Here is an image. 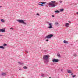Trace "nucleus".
Segmentation results:
<instances>
[{
	"label": "nucleus",
	"instance_id": "nucleus-1",
	"mask_svg": "<svg viewBox=\"0 0 78 78\" xmlns=\"http://www.w3.org/2000/svg\"><path fill=\"white\" fill-rule=\"evenodd\" d=\"M49 58H50V55H43V58L44 62L45 63L48 62L49 61Z\"/></svg>",
	"mask_w": 78,
	"mask_h": 78
},
{
	"label": "nucleus",
	"instance_id": "nucleus-2",
	"mask_svg": "<svg viewBox=\"0 0 78 78\" xmlns=\"http://www.w3.org/2000/svg\"><path fill=\"white\" fill-rule=\"evenodd\" d=\"M51 3H48L49 6H51L52 7H55V6H57V5H58V3H56V1H51Z\"/></svg>",
	"mask_w": 78,
	"mask_h": 78
},
{
	"label": "nucleus",
	"instance_id": "nucleus-3",
	"mask_svg": "<svg viewBox=\"0 0 78 78\" xmlns=\"http://www.w3.org/2000/svg\"><path fill=\"white\" fill-rule=\"evenodd\" d=\"M17 22H19V23H22V24H23L24 25H27V23H26L25 22V20H17Z\"/></svg>",
	"mask_w": 78,
	"mask_h": 78
},
{
	"label": "nucleus",
	"instance_id": "nucleus-4",
	"mask_svg": "<svg viewBox=\"0 0 78 78\" xmlns=\"http://www.w3.org/2000/svg\"><path fill=\"white\" fill-rule=\"evenodd\" d=\"M53 35L52 34H51L46 36L45 37V39H51Z\"/></svg>",
	"mask_w": 78,
	"mask_h": 78
},
{
	"label": "nucleus",
	"instance_id": "nucleus-5",
	"mask_svg": "<svg viewBox=\"0 0 78 78\" xmlns=\"http://www.w3.org/2000/svg\"><path fill=\"white\" fill-rule=\"evenodd\" d=\"M52 61L53 62H59V60L55 58H53L52 59Z\"/></svg>",
	"mask_w": 78,
	"mask_h": 78
},
{
	"label": "nucleus",
	"instance_id": "nucleus-6",
	"mask_svg": "<svg viewBox=\"0 0 78 78\" xmlns=\"http://www.w3.org/2000/svg\"><path fill=\"white\" fill-rule=\"evenodd\" d=\"M65 26L66 27H69L70 26V24L67 23H65Z\"/></svg>",
	"mask_w": 78,
	"mask_h": 78
},
{
	"label": "nucleus",
	"instance_id": "nucleus-7",
	"mask_svg": "<svg viewBox=\"0 0 78 78\" xmlns=\"http://www.w3.org/2000/svg\"><path fill=\"white\" fill-rule=\"evenodd\" d=\"M49 26L48 27V28H53V27L52 26V23H49Z\"/></svg>",
	"mask_w": 78,
	"mask_h": 78
},
{
	"label": "nucleus",
	"instance_id": "nucleus-8",
	"mask_svg": "<svg viewBox=\"0 0 78 78\" xmlns=\"http://www.w3.org/2000/svg\"><path fill=\"white\" fill-rule=\"evenodd\" d=\"M0 32H2V33L5 32V29H0Z\"/></svg>",
	"mask_w": 78,
	"mask_h": 78
},
{
	"label": "nucleus",
	"instance_id": "nucleus-9",
	"mask_svg": "<svg viewBox=\"0 0 78 78\" xmlns=\"http://www.w3.org/2000/svg\"><path fill=\"white\" fill-rule=\"evenodd\" d=\"M67 72L69 73H72V71L70 70L67 69Z\"/></svg>",
	"mask_w": 78,
	"mask_h": 78
},
{
	"label": "nucleus",
	"instance_id": "nucleus-10",
	"mask_svg": "<svg viewBox=\"0 0 78 78\" xmlns=\"http://www.w3.org/2000/svg\"><path fill=\"white\" fill-rule=\"evenodd\" d=\"M55 25H59V23H58V22H56L55 23Z\"/></svg>",
	"mask_w": 78,
	"mask_h": 78
},
{
	"label": "nucleus",
	"instance_id": "nucleus-11",
	"mask_svg": "<svg viewBox=\"0 0 78 78\" xmlns=\"http://www.w3.org/2000/svg\"><path fill=\"white\" fill-rule=\"evenodd\" d=\"M18 64H19L20 65H23V62H19Z\"/></svg>",
	"mask_w": 78,
	"mask_h": 78
},
{
	"label": "nucleus",
	"instance_id": "nucleus-12",
	"mask_svg": "<svg viewBox=\"0 0 78 78\" xmlns=\"http://www.w3.org/2000/svg\"><path fill=\"white\" fill-rule=\"evenodd\" d=\"M54 12L55 13H59L60 12L58 10L55 11Z\"/></svg>",
	"mask_w": 78,
	"mask_h": 78
},
{
	"label": "nucleus",
	"instance_id": "nucleus-13",
	"mask_svg": "<svg viewBox=\"0 0 78 78\" xmlns=\"http://www.w3.org/2000/svg\"><path fill=\"white\" fill-rule=\"evenodd\" d=\"M63 42L65 44H68V41L66 40H64Z\"/></svg>",
	"mask_w": 78,
	"mask_h": 78
},
{
	"label": "nucleus",
	"instance_id": "nucleus-14",
	"mask_svg": "<svg viewBox=\"0 0 78 78\" xmlns=\"http://www.w3.org/2000/svg\"><path fill=\"white\" fill-rule=\"evenodd\" d=\"M1 75L2 76H5L6 75V73H2Z\"/></svg>",
	"mask_w": 78,
	"mask_h": 78
},
{
	"label": "nucleus",
	"instance_id": "nucleus-15",
	"mask_svg": "<svg viewBox=\"0 0 78 78\" xmlns=\"http://www.w3.org/2000/svg\"><path fill=\"white\" fill-rule=\"evenodd\" d=\"M0 48H2V49H5V47H3V46H0Z\"/></svg>",
	"mask_w": 78,
	"mask_h": 78
},
{
	"label": "nucleus",
	"instance_id": "nucleus-16",
	"mask_svg": "<svg viewBox=\"0 0 78 78\" xmlns=\"http://www.w3.org/2000/svg\"><path fill=\"white\" fill-rule=\"evenodd\" d=\"M39 3H41L42 4H45V3H46V2H40Z\"/></svg>",
	"mask_w": 78,
	"mask_h": 78
},
{
	"label": "nucleus",
	"instance_id": "nucleus-17",
	"mask_svg": "<svg viewBox=\"0 0 78 78\" xmlns=\"http://www.w3.org/2000/svg\"><path fill=\"white\" fill-rule=\"evenodd\" d=\"M1 21L2 22H5V20L2 19H1Z\"/></svg>",
	"mask_w": 78,
	"mask_h": 78
},
{
	"label": "nucleus",
	"instance_id": "nucleus-18",
	"mask_svg": "<svg viewBox=\"0 0 78 78\" xmlns=\"http://www.w3.org/2000/svg\"><path fill=\"white\" fill-rule=\"evenodd\" d=\"M73 56H74L75 57H76V56H77V55L76 54L74 53L73 54Z\"/></svg>",
	"mask_w": 78,
	"mask_h": 78
},
{
	"label": "nucleus",
	"instance_id": "nucleus-19",
	"mask_svg": "<svg viewBox=\"0 0 78 78\" xmlns=\"http://www.w3.org/2000/svg\"><path fill=\"white\" fill-rule=\"evenodd\" d=\"M57 56H58V57H60L61 56L60 55V54H59V53H58L57 54Z\"/></svg>",
	"mask_w": 78,
	"mask_h": 78
},
{
	"label": "nucleus",
	"instance_id": "nucleus-20",
	"mask_svg": "<svg viewBox=\"0 0 78 78\" xmlns=\"http://www.w3.org/2000/svg\"><path fill=\"white\" fill-rule=\"evenodd\" d=\"M23 69H28V67L26 66H24L23 67Z\"/></svg>",
	"mask_w": 78,
	"mask_h": 78
},
{
	"label": "nucleus",
	"instance_id": "nucleus-21",
	"mask_svg": "<svg viewBox=\"0 0 78 78\" xmlns=\"http://www.w3.org/2000/svg\"><path fill=\"white\" fill-rule=\"evenodd\" d=\"M60 11H61V12H62L63 11H64V9H60Z\"/></svg>",
	"mask_w": 78,
	"mask_h": 78
},
{
	"label": "nucleus",
	"instance_id": "nucleus-22",
	"mask_svg": "<svg viewBox=\"0 0 78 78\" xmlns=\"http://www.w3.org/2000/svg\"><path fill=\"white\" fill-rule=\"evenodd\" d=\"M3 45V46H4L5 47V46H7V44H6V43H4V44Z\"/></svg>",
	"mask_w": 78,
	"mask_h": 78
},
{
	"label": "nucleus",
	"instance_id": "nucleus-23",
	"mask_svg": "<svg viewBox=\"0 0 78 78\" xmlns=\"http://www.w3.org/2000/svg\"><path fill=\"white\" fill-rule=\"evenodd\" d=\"M38 5H40V6H44V5H43V4H38Z\"/></svg>",
	"mask_w": 78,
	"mask_h": 78
},
{
	"label": "nucleus",
	"instance_id": "nucleus-24",
	"mask_svg": "<svg viewBox=\"0 0 78 78\" xmlns=\"http://www.w3.org/2000/svg\"><path fill=\"white\" fill-rule=\"evenodd\" d=\"M41 76L44 77V74H41Z\"/></svg>",
	"mask_w": 78,
	"mask_h": 78
},
{
	"label": "nucleus",
	"instance_id": "nucleus-25",
	"mask_svg": "<svg viewBox=\"0 0 78 78\" xmlns=\"http://www.w3.org/2000/svg\"><path fill=\"white\" fill-rule=\"evenodd\" d=\"M76 76V75H75L72 76L73 78H75V77Z\"/></svg>",
	"mask_w": 78,
	"mask_h": 78
},
{
	"label": "nucleus",
	"instance_id": "nucleus-26",
	"mask_svg": "<svg viewBox=\"0 0 78 78\" xmlns=\"http://www.w3.org/2000/svg\"><path fill=\"white\" fill-rule=\"evenodd\" d=\"M19 69L20 70H22V69H21V68H19Z\"/></svg>",
	"mask_w": 78,
	"mask_h": 78
},
{
	"label": "nucleus",
	"instance_id": "nucleus-27",
	"mask_svg": "<svg viewBox=\"0 0 78 78\" xmlns=\"http://www.w3.org/2000/svg\"><path fill=\"white\" fill-rule=\"evenodd\" d=\"M64 70V69H61V72H62V71H63V70Z\"/></svg>",
	"mask_w": 78,
	"mask_h": 78
},
{
	"label": "nucleus",
	"instance_id": "nucleus-28",
	"mask_svg": "<svg viewBox=\"0 0 78 78\" xmlns=\"http://www.w3.org/2000/svg\"><path fill=\"white\" fill-rule=\"evenodd\" d=\"M59 3H62V1H59Z\"/></svg>",
	"mask_w": 78,
	"mask_h": 78
},
{
	"label": "nucleus",
	"instance_id": "nucleus-29",
	"mask_svg": "<svg viewBox=\"0 0 78 78\" xmlns=\"http://www.w3.org/2000/svg\"><path fill=\"white\" fill-rule=\"evenodd\" d=\"M36 15L37 16H39V14H38V13H37L36 14Z\"/></svg>",
	"mask_w": 78,
	"mask_h": 78
},
{
	"label": "nucleus",
	"instance_id": "nucleus-30",
	"mask_svg": "<svg viewBox=\"0 0 78 78\" xmlns=\"http://www.w3.org/2000/svg\"><path fill=\"white\" fill-rule=\"evenodd\" d=\"M47 23H48V24H49V23H50L49 22H47Z\"/></svg>",
	"mask_w": 78,
	"mask_h": 78
},
{
	"label": "nucleus",
	"instance_id": "nucleus-31",
	"mask_svg": "<svg viewBox=\"0 0 78 78\" xmlns=\"http://www.w3.org/2000/svg\"><path fill=\"white\" fill-rule=\"evenodd\" d=\"M10 29H11V30H14V29L12 28H10Z\"/></svg>",
	"mask_w": 78,
	"mask_h": 78
},
{
	"label": "nucleus",
	"instance_id": "nucleus-32",
	"mask_svg": "<svg viewBox=\"0 0 78 78\" xmlns=\"http://www.w3.org/2000/svg\"><path fill=\"white\" fill-rule=\"evenodd\" d=\"M46 41H48V39H47L46 40Z\"/></svg>",
	"mask_w": 78,
	"mask_h": 78
},
{
	"label": "nucleus",
	"instance_id": "nucleus-33",
	"mask_svg": "<svg viewBox=\"0 0 78 78\" xmlns=\"http://www.w3.org/2000/svg\"><path fill=\"white\" fill-rule=\"evenodd\" d=\"M52 17H54L55 16H54V15H52Z\"/></svg>",
	"mask_w": 78,
	"mask_h": 78
},
{
	"label": "nucleus",
	"instance_id": "nucleus-34",
	"mask_svg": "<svg viewBox=\"0 0 78 78\" xmlns=\"http://www.w3.org/2000/svg\"><path fill=\"white\" fill-rule=\"evenodd\" d=\"M25 52H26V53H28V51H25Z\"/></svg>",
	"mask_w": 78,
	"mask_h": 78
},
{
	"label": "nucleus",
	"instance_id": "nucleus-35",
	"mask_svg": "<svg viewBox=\"0 0 78 78\" xmlns=\"http://www.w3.org/2000/svg\"><path fill=\"white\" fill-rule=\"evenodd\" d=\"M71 73V75H73V73H72H72Z\"/></svg>",
	"mask_w": 78,
	"mask_h": 78
},
{
	"label": "nucleus",
	"instance_id": "nucleus-36",
	"mask_svg": "<svg viewBox=\"0 0 78 78\" xmlns=\"http://www.w3.org/2000/svg\"><path fill=\"white\" fill-rule=\"evenodd\" d=\"M68 22H69V23H71V22L70 21H68Z\"/></svg>",
	"mask_w": 78,
	"mask_h": 78
},
{
	"label": "nucleus",
	"instance_id": "nucleus-37",
	"mask_svg": "<svg viewBox=\"0 0 78 78\" xmlns=\"http://www.w3.org/2000/svg\"><path fill=\"white\" fill-rule=\"evenodd\" d=\"M2 36V35L0 34V36Z\"/></svg>",
	"mask_w": 78,
	"mask_h": 78
},
{
	"label": "nucleus",
	"instance_id": "nucleus-38",
	"mask_svg": "<svg viewBox=\"0 0 78 78\" xmlns=\"http://www.w3.org/2000/svg\"><path fill=\"white\" fill-rule=\"evenodd\" d=\"M77 14H78V12L76 13Z\"/></svg>",
	"mask_w": 78,
	"mask_h": 78
},
{
	"label": "nucleus",
	"instance_id": "nucleus-39",
	"mask_svg": "<svg viewBox=\"0 0 78 78\" xmlns=\"http://www.w3.org/2000/svg\"><path fill=\"white\" fill-rule=\"evenodd\" d=\"M2 6H0V8H2Z\"/></svg>",
	"mask_w": 78,
	"mask_h": 78
},
{
	"label": "nucleus",
	"instance_id": "nucleus-40",
	"mask_svg": "<svg viewBox=\"0 0 78 78\" xmlns=\"http://www.w3.org/2000/svg\"><path fill=\"white\" fill-rule=\"evenodd\" d=\"M77 68H78V66H77Z\"/></svg>",
	"mask_w": 78,
	"mask_h": 78
}]
</instances>
